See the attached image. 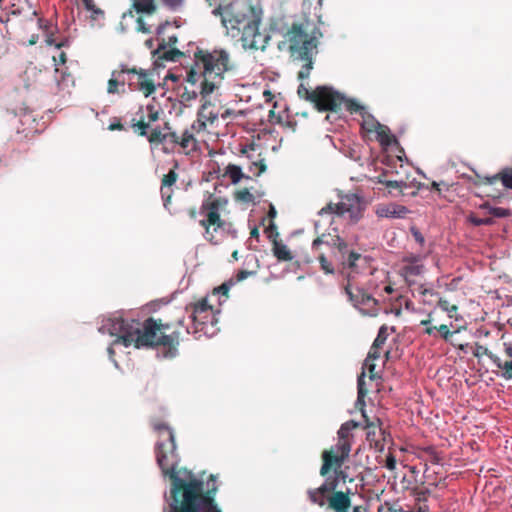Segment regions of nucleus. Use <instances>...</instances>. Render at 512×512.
I'll use <instances>...</instances> for the list:
<instances>
[{
  "instance_id": "nucleus-59",
  "label": "nucleus",
  "mask_w": 512,
  "mask_h": 512,
  "mask_svg": "<svg viewBox=\"0 0 512 512\" xmlns=\"http://www.w3.org/2000/svg\"><path fill=\"white\" fill-rule=\"evenodd\" d=\"M386 187L389 189V192L392 193L393 190H398L404 185L403 181H397V180H388L385 181Z\"/></svg>"
},
{
  "instance_id": "nucleus-11",
  "label": "nucleus",
  "mask_w": 512,
  "mask_h": 512,
  "mask_svg": "<svg viewBox=\"0 0 512 512\" xmlns=\"http://www.w3.org/2000/svg\"><path fill=\"white\" fill-rule=\"evenodd\" d=\"M341 105L351 114H357L362 117L361 127L367 132L375 131L382 127V124L369 113L366 107L358 102L356 98H349L345 95V99H341Z\"/></svg>"
},
{
  "instance_id": "nucleus-64",
  "label": "nucleus",
  "mask_w": 512,
  "mask_h": 512,
  "mask_svg": "<svg viewBox=\"0 0 512 512\" xmlns=\"http://www.w3.org/2000/svg\"><path fill=\"white\" fill-rule=\"evenodd\" d=\"M108 129L111 130V131H113V130L121 131V130L124 129V126L121 124L119 118L114 117L112 119L111 123L109 124Z\"/></svg>"
},
{
  "instance_id": "nucleus-45",
  "label": "nucleus",
  "mask_w": 512,
  "mask_h": 512,
  "mask_svg": "<svg viewBox=\"0 0 512 512\" xmlns=\"http://www.w3.org/2000/svg\"><path fill=\"white\" fill-rule=\"evenodd\" d=\"M318 260L320 262L321 269L326 274H334V267L333 264L327 259V257L324 254H320L318 257Z\"/></svg>"
},
{
  "instance_id": "nucleus-57",
  "label": "nucleus",
  "mask_w": 512,
  "mask_h": 512,
  "mask_svg": "<svg viewBox=\"0 0 512 512\" xmlns=\"http://www.w3.org/2000/svg\"><path fill=\"white\" fill-rule=\"evenodd\" d=\"M410 264L407 266V274L410 276H416V254H411L409 256Z\"/></svg>"
},
{
  "instance_id": "nucleus-52",
  "label": "nucleus",
  "mask_w": 512,
  "mask_h": 512,
  "mask_svg": "<svg viewBox=\"0 0 512 512\" xmlns=\"http://www.w3.org/2000/svg\"><path fill=\"white\" fill-rule=\"evenodd\" d=\"M437 306H440L442 310L450 314L457 311L456 305L450 304L447 300H444L442 298H440V302H437Z\"/></svg>"
},
{
  "instance_id": "nucleus-21",
  "label": "nucleus",
  "mask_w": 512,
  "mask_h": 512,
  "mask_svg": "<svg viewBox=\"0 0 512 512\" xmlns=\"http://www.w3.org/2000/svg\"><path fill=\"white\" fill-rule=\"evenodd\" d=\"M365 377H366V373H365V370L363 369L362 372L357 377V399H356L355 405L360 408L363 416L365 418H367L365 410H364V407L366 405L365 397L368 392L366 389Z\"/></svg>"
},
{
  "instance_id": "nucleus-28",
  "label": "nucleus",
  "mask_w": 512,
  "mask_h": 512,
  "mask_svg": "<svg viewBox=\"0 0 512 512\" xmlns=\"http://www.w3.org/2000/svg\"><path fill=\"white\" fill-rule=\"evenodd\" d=\"M421 301L423 304H427L428 306L435 307L437 306V302H440L439 294L432 289L423 288L420 291Z\"/></svg>"
},
{
  "instance_id": "nucleus-18",
  "label": "nucleus",
  "mask_w": 512,
  "mask_h": 512,
  "mask_svg": "<svg viewBox=\"0 0 512 512\" xmlns=\"http://www.w3.org/2000/svg\"><path fill=\"white\" fill-rule=\"evenodd\" d=\"M177 173L174 170H169L166 175H164L162 179V185H161V198L163 200V205L167 209L168 204L171 201L172 198V190L171 187L176 183L177 181Z\"/></svg>"
},
{
  "instance_id": "nucleus-20",
  "label": "nucleus",
  "mask_w": 512,
  "mask_h": 512,
  "mask_svg": "<svg viewBox=\"0 0 512 512\" xmlns=\"http://www.w3.org/2000/svg\"><path fill=\"white\" fill-rule=\"evenodd\" d=\"M375 132L376 138L384 150H387L392 145L399 144L396 136L391 133L389 127L382 125L381 128L375 129Z\"/></svg>"
},
{
  "instance_id": "nucleus-35",
  "label": "nucleus",
  "mask_w": 512,
  "mask_h": 512,
  "mask_svg": "<svg viewBox=\"0 0 512 512\" xmlns=\"http://www.w3.org/2000/svg\"><path fill=\"white\" fill-rule=\"evenodd\" d=\"M178 43V37L176 35H172L168 38V42H165L164 39H162L158 47L154 50H152V56L155 57L157 54H159L161 51L166 50L168 47L174 48L173 46Z\"/></svg>"
},
{
  "instance_id": "nucleus-19",
  "label": "nucleus",
  "mask_w": 512,
  "mask_h": 512,
  "mask_svg": "<svg viewBox=\"0 0 512 512\" xmlns=\"http://www.w3.org/2000/svg\"><path fill=\"white\" fill-rule=\"evenodd\" d=\"M330 492L331 491L329 487L323 481V483L319 487L309 488L307 490V496L312 504L317 505L319 507H324L327 504L329 498L327 494Z\"/></svg>"
},
{
  "instance_id": "nucleus-8",
  "label": "nucleus",
  "mask_w": 512,
  "mask_h": 512,
  "mask_svg": "<svg viewBox=\"0 0 512 512\" xmlns=\"http://www.w3.org/2000/svg\"><path fill=\"white\" fill-rule=\"evenodd\" d=\"M194 58L199 59L203 64V75L209 76L213 72L222 77L225 72L232 69L230 66V55L225 49H215L212 52H204L197 48Z\"/></svg>"
},
{
  "instance_id": "nucleus-5",
  "label": "nucleus",
  "mask_w": 512,
  "mask_h": 512,
  "mask_svg": "<svg viewBox=\"0 0 512 512\" xmlns=\"http://www.w3.org/2000/svg\"><path fill=\"white\" fill-rule=\"evenodd\" d=\"M219 211V200H203L200 214H204L205 218L199 224L205 229L204 238L214 245L219 244L225 235L237 238V230L231 223L221 219Z\"/></svg>"
},
{
  "instance_id": "nucleus-9",
  "label": "nucleus",
  "mask_w": 512,
  "mask_h": 512,
  "mask_svg": "<svg viewBox=\"0 0 512 512\" xmlns=\"http://www.w3.org/2000/svg\"><path fill=\"white\" fill-rule=\"evenodd\" d=\"M327 246L331 250L332 256L343 266L350 269L356 267V262L361 258V254L350 250L347 242L339 235L333 236Z\"/></svg>"
},
{
  "instance_id": "nucleus-46",
  "label": "nucleus",
  "mask_w": 512,
  "mask_h": 512,
  "mask_svg": "<svg viewBox=\"0 0 512 512\" xmlns=\"http://www.w3.org/2000/svg\"><path fill=\"white\" fill-rule=\"evenodd\" d=\"M192 140L195 141L194 135L188 129H186L183 132L181 138L178 139L177 145H179L182 148H187L190 141Z\"/></svg>"
},
{
  "instance_id": "nucleus-48",
  "label": "nucleus",
  "mask_w": 512,
  "mask_h": 512,
  "mask_svg": "<svg viewBox=\"0 0 512 512\" xmlns=\"http://www.w3.org/2000/svg\"><path fill=\"white\" fill-rule=\"evenodd\" d=\"M236 199L244 203L254 202V196L248 189L238 191L236 193Z\"/></svg>"
},
{
  "instance_id": "nucleus-53",
  "label": "nucleus",
  "mask_w": 512,
  "mask_h": 512,
  "mask_svg": "<svg viewBox=\"0 0 512 512\" xmlns=\"http://www.w3.org/2000/svg\"><path fill=\"white\" fill-rule=\"evenodd\" d=\"M267 237L270 240H276V238L279 236V233L277 231L276 224L274 222H270L269 226L265 230Z\"/></svg>"
},
{
  "instance_id": "nucleus-12",
  "label": "nucleus",
  "mask_w": 512,
  "mask_h": 512,
  "mask_svg": "<svg viewBox=\"0 0 512 512\" xmlns=\"http://www.w3.org/2000/svg\"><path fill=\"white\" fill-rule=\"evenodd\" d=\"M120 67L124 69L123 72H127L129 78L131 75L139 76L141 80L138 83V90L145 91V97H149L156 92V85L148 79L154 74L152 69L128 68L124 63H121Z\"/></svg>"
},
{
  "instance_id": "nucleus-27",
  "label": "nucleus",
  "mask_w": 512,
  "mask_h": 512,
  "mask_svg": "<svg viewBox=\"0 0 512 512\" xmlns=\"http://www.w3.org/2000/svg\"><path fill=\"white\" fill-rule=\"evenodd\" d=\"M273 254L279 261H291L294 256L286 244L274 240Z\"/></svg>"
},
{
  "instance_id": "nucleus-25",
  "label": "nucleus",
  "mask_w": 512,
  "mask_h": 512,
  "mask_svg": "<svg viewBox=\"0 0 512 512\" xmlns=\"http://www.w3.org/2000/svg\"><path fill=\"white\" fill-rule=\"evenodd\" d=\"M501 180L504 187L508 189H512V169H505L501 173L491 176V177H484L483 183L484 184H494L496 181Z\"/></svg>"
},
{
  "instance_id": "nucleus-26",
  "label": "nucleus",
  "mask_w": 512,
  "mask_h": 512,
  "mask_svg": "<svg viewBox=\"0 0 512 512\" xmlns=\"http://www.w3.org/2000/svg\"><path fill=\"white\" fill-rule=\"evenodd\" d=\"M132 8L138 14L151 15L156 11L157 6L155 0H132Z\"/></svg>"
},
{
  "instance_id": "nucleus-3",
  "label": "nucleus",
  "mask_w": 512,
  "mask_h": 512,
  "mask_svg": "<svg viewBox=\"0 0 512 512\" xmlns=\"http://www.w3.org/2000/svg\"><path fill=\"white\" fill-rule=\"evenodd\" d=\"M184 473L187 474L189 481L180 476L177 467H170L162 473L172 480L169 492L164 494L168 504L167 512H221L214 499L218 489L216 476L212 475L213 488H209L200 496L204 488L203 480L195 478L193 473L186 469Z\"/></svg>"
},
{
  "instance_id": "nucleus-10",
  "label": "nucleus",
  "mask_w": 512,
  "mask_h": 512,
  "mask_svg": "<svg viewBox=\"0 0 512 512\" xmlns=\"http://www.w3.org/2000/svg\"><path fill=\"white\" fill-rule=\"evenodd\" d=\"M332 450L339 451V455H332L329 451L322 453L323 464L320 468V475L326 476L333 465L341 468L344 461L349 457L351 451V443L349 439H339L338 443L332 447Z\"/></svg>"
},
{
  "instance_id": "nucleus-30",
  "label": "nucleus",
  "mask_w": 512,
  "mask_h": 512,
  "mask_svg": "<svg viewBox=\"0 0 512 512\" xmlns=\"http://www.w3.org/2000/svg\"><path fill=\"white\" fill-rule=\"evenodd\" d=\"M359 425L360 423L355 420H348L344 422L337 432L338 439H349L351 431L354 430Z\"/></svg>"
},
{
  "instance_id": "nucleus-1",
  "label": "nucleus",
  "mask_w": 512,
  "mask_h": 512,
  "mask_svg": "<svg viewBox=\"0 0 512 512\" xmlns=\"http://www.w3.org/2000/svg\"><path fill=\"white\" fill-rule=\"evenodd\" d=\"M160 327L157 321L149 317L143 323L139 319H125L121 313H114L104 316L98 331L101 334L116 336V343H123L125 347L134 345L137 349H154L161 346L157 352L158 357L174 358L178 355L179 332L161 334L158 336Z\"/></svg>"
},
{
  "instance_id": "nucleus-33",
  "label": "nucleus",
  "mask_w": 512,
  "mask_h": 512,
  "mask_svg": "<svg viewBox=\"0 0 512 512\" xmlns=\"http://www.w3.org/2000/svg\"><path fill=\"white\" fill-rule=\"evenodd\" d=\"M161 59L167 62H176L178 61L182 56H184V53L180 51L178 48H170L169 50L161 51L158 54Z\"/></svg>"
},
{
  "instance_id": "nucleus-16",
  "label": "nucleus",
  "mask_w": 512,
  "mask_h": 512,
  "mask_svg": "<svg viewBox=\"0 0 512 512\" xmlns=\"http://www.w3.org/2000/svg\"><path fill=\"white\" fill-rule=\"evenodd\" d=\"M407 212L408 210L405 206L395 203L379 205L375 211L378 217L390 219L403 218Z\"/></svg>"
},
{
  "instance_id": "nucleus-32",
  "label": "nucleus",
  "mask_w": 512,
  "mask_h": 512,
  "mask_svg": "<svg viewBox=\"0 0 512 512\" xmlns=\"http://www.w3.org/2000/svg\"><path fill=\"white\" fill-rule=\"evenodd\" d=\"M471 348H472V353L476 358H481L482 356H487L495 364V359H497L498 356L496 354H494L492 351H490L487 347H485L479 343H475L474 347H471Z\"/></svg>"
},
{
  "instance_id": "nucleus-47",
  "label": "nucleus",
  "mask_w": 512,
  "mask_h": 512,
  "mask_svg": "<svg viewBox=\"0 0 512 512\" xmlns=\"http://www.w3.org/2000/svg\"><path fill=\"white\" fill-rule=\"evenodd\" d=\"M39 29H41L45 35L46 39L48 38V35H53V33L50 31L51 27H53V23L45 18H38L37 21Z\"/></svg>"
},
{
  "instance_id": "nucleus-6",
  "label": "nucleus",
  "mask_w": 512,
  "mask_h": 512,
  "mask_svg": "<svg viewBox=\"0 0 512 512\" xmlns=\"http://www.w3.org/2000/svg\"><path fill=\"white\" fill-rule=\"evenodd\" d=\"M153 429L158 433L155 444L156 462L162 473L170 467H178L181 459L177 452V444L173 429L165 423H156Z\"/></svg>"
},
{
  "instance_id": "nucleus-60",
  "label": "nucleus",
  "mask_w": 512,
  "mask_h": 512,
  "mask_svg": "<svg viewBox=\"0 0 512 512\" xmlns=\"http://www.w3.org/2000/svg\"><path fill=\"white\" fill-rule=\"evenodd\" d=\"M123 68L120 67V70L117 71L116 70V81L120 82L119 85L120 87L122 88V92H125V83H126V79H125V75H127V72H123Z\"/></svg>"
},
{
  "instance_id": "nucleus-51",
  "label": "nucleus",
  "mask_w": 512,
  "mask_h": 512,
  "mask_svg": "<svg viewBox=\"0 0 512 512\" xmlns=\"http://www.w3.org/2000/svg\"><path fill=\"white\" fill-rule=\"evenodd\" d=\"M162 2L171 11H177L184 4V0H162Z\"/></svg>"
},
{
  "instance_id": "nucleus-42",
  "label": "nucleus",
  "mask_w": 512,
  "mask_h": 512,
  "mask_svg": "<svg viewBox=\"0 0 512 512\" xmlns=\"http://www.w3.org/2000/svg\"><path fill=\"white\" fill-rule=\"evenodd\" d=\"M468 221L474 226L491 225L494 222L490 217L480 218L473 213L468 216Z\"/></svg>"
},
{
  "instance_id": "nucleus-55",
  "label": "nucleus",
  "mask_w": 512,
  "mask_h": 512,
  "mask_svg": "<svg viewBox=\"0 0 512 512\" xmlns=\"http://www.w3.org/2000/svg\"><path fill=\"white\" fill-rule=\"evenodd\" d=\"M348 211L349 208L347 207L344 200L334 205V213L338 216H343L344 214L348 213Z\"/></svg>"
},
{
  "instance_id": "nucleus-24",
  "label": "nucleus",
  "mask_w": 512,
  "mask_h": 512,
  "mask_svg": "<svg viewBox=\"0 0 512 512\" xmlns=\"http://www.w3.org/2000/svg\"><path fill=\"white\" fill-rule=\"evenodd\" d=\"M209 310H212V306L209 305L208 300L206 298L202 299L201 301L193 305V311L190 315L192 328L198 330L197 323L199 321V315L208 312Z\"/></svg>"
},
{
  "instance_id": "nucleus-34",
  "label": "nucleus",
  "mask_w": 512,
  "mask_h": 512,
  "mask_svg": "<svg viewBox=\"0 0 512 512\" xmlns=\"http://www.w3.org/2000/svg\"><path fill=\"white\" fill-rule=\"evenodd\" d=\"M435 330H437L441 334V336L444 340H448V339L452 338L457 333L456 331L451 332L449 330V328L447 327V325H445V324H442L438 327L437 326H433V327L427 326L425 329V332L427 334L431 335L433 333V331H435Z\"/></svg>"
},
{
  "instance_id": "nucleus-58",
  "label": "nucleus",
  "mask_w": 512,
  "mask_h": 512,
  "mask_svg": "<svg viewBox=\"0 0 512 512\" xmlns=\"http://www.w3.org/2000/svg\"><path fill=\"white\" fill-rule=\"evenodd\" d=\"M489 213L495 217H507L509 211L501 207L489 208Z\"/></svg>"
},
{
  "instance_id": "nucleus-22",
  "label": "nucleus",
  "mask_w": 512,
  "mask_h": 512,
  "mask_svg": "<svg viewBox=\"0 0 512 512\" xmlns=\"http://www.w3.org/2000/svg\"><path fill=\"white\" fill-rule=\"evenodd\" d=\"M55 80L60 90L74 85L73 76L66 69L58 68V64H55Z\"/></svg>"
},
{
  "instance_id": "nucleus-37",
  "label": "nucleus",
  "mask_w": 512,
  "mask_h": 512,
  "mask_svg": "<svg viewBox=\"0 0 512 512\" xmlns=\"http://www.w3.org/2000/svg\"><path fill=\"white\" fill-rule=\"evenodd\" d=\"M193 62H194V65L188 70L185 81L189 82L192 85H195L201 76H203V77H205V76L203 75V72L199 73L196 70V67L198 66V64L200 62L199 59L195 58L193 60Z\"/></svg>"
},
{
  "instance_id": "nucleus-38",
  "label": "nucleus",
  "mask_w": 512,
  "mask_h": 512,
  "mask_svg": "<svg viewBox=\"0 0 512 512\" xmlns=\"http://www.w3.org/2000/svg\"><path fill=\"white\" fill-rule=\"evenodd\" d=\"M387 337H388V328L386 325H382L380 326L379 330H378V333H377V336L376 338L374 339V342H373V348L374 349H379L381 348L386 340H387Z\"/></svg>"
},
{
  "instance_id": "nucleus-15",
  "label": "nucleus",
  "mask_w": 512,
  "mask_h": 512,
  "mask_svg": "<svg viewBox=\"0 0 512 512\" xmlns=\"http://www.w3.org/2000/svg\"><path fill=\"white\" fill-rule=\"evenodd\" d=\"M350 489H347V492L344 493L342 491L334 492L328 498V507L333 509L335 512H349L351 507V500L349 498Z\"/></svg>"
},
{
  "instance_id": "nucleus-41",
  "label": "nucleus",
  "mask_w": 512,
  "mask_h": 512,
  "mask_svg": "<svg viewBox=\"0 0 512 512\" xmlns=\"http://www.w3.org/2000/svg\"><path fill=\"white\" fill-rule=\"evenodd\" d=\"M120 82L116 81V70L112 71L111 78L107 83V92L109 94L123 93L119 85Z\"/></svg>"
},
{
  "instance_id": "nucleus-50",
  "label": "nucleus",
  "mask_w": 512,
  "mask_h": 512,
  "mask_svg": "<svg viewBox=\"0 0 512 512\" xmlns=\"http://www.w3.org/2000/svg\"><path fill=\"white\" fill-rule=\"evenodd\" d=\"M180 96L182 101L190 102L197 99L198 92H196L195 90H189L186 87H184L183 92L181 93Z\"/></svg>"
},
{
  "instance_id": "nucleus-31",
  "label": "nucleus",
  "mask_w": 512,
  "mask_h": 512,
  "mask_svg": "<svg viewBox=\"0 0 512 512\" xmlns=\"http://www.w3.org/2000/svg\"><path fill=\"white\" fill-rule=\"evenodd\" d=\"M443 187L446 191L449 190V185L443 181H441V182L432 181L430 184L418 182V185H417L418 191H420L423 188H426L433 192H436L439 196L442 194Z\"/></svg>"
},
{
  "instance_id": "nucleus-54",
  "label": "nucleus",
  "mask_w": 512,
  "mask_h": 512,
  "mask_svg": "<svg viewBox=\"0 0 512 512\" xmlns=\"http://www.w3.org/2000/svg\"><path fill=\"white\" fill-rule=\"evenodd\" d=\"M132 126L134 128H136L137 130H139V134L141 136H145L147 137L148 136V130L150 128V125L148 123H145L143 121H140L138 123H133Z\"/></svg>"
},
{
  "instance_id": "nucleus-63",
  "label": "nucleus",
  "mask_w": 512,
  "mask_h": 512,
  "mask_svg": "<svg viewBox=\"0 0 512 512\" xmlns=\"http://www.w3.org/2000/svg\"><path fill=\"white\" fill-rule=\"evenodd\" d=\"M154 58L155 59L153 61V68H152L153 73L165 67L164 60L161 59V57L159 55H156Z\"/></svg>"
},
{
  "instance_id": "nucleus-13",
  "label": "nucleus",
  "mask_w": 512,
  "mask_h": 512,
  "mask_svg": "<svg viewBox=\"0 0 512 512\" xmlns=\"http://www.w3.org/2000/svg\"><path fill=\"white\" fill-rule=\"evenodd\" d=\"M345 292L355 308L359 311H363L361 306H370L371 304L376 305L377 300L369 293H366L363 289L358 288L354 293L348 286L345 288Z\"/></svg>"
},
{
  "instance_id": "nucleus-40",
  "label": "nucleus",
  "mask_w": 512,
  "mask_h": 512,
  "mask_svg": "<svg viewBox=\"0 0 512 512\" xmlns=\"http://www.w3.org/2000/svg\"><path fill=\"white\" fill-rule=\"evenodd\" d=\"M365 209H366V203L360 204L357 207H352L351 209H349L348 214H349L350 221L353 224L358 223L361 220V218L363 216V211Z\"/></svg>"
},
{
  "instance_id": "nucleus-49",
  "label": "nucleus",
  "mask_w": 512,
  "mask_h": 512,
  "mask_svg": "<svg viewBox=\"0 0 512 512\" xmlns=\"http://www.w3.org/2000/svg\"><path fill=\"white\" fill-rule=\"evenodd\" d=\"M46 43L49 46L54 45L55 48L60 49L63 47H68L70 45V40L68 38H64L60 42H56L55 39L53 38V35H48V38L46 39Z\"/></svg>"
},
{
  "instance_id": "nucleus-14",
  "label": "nucleus",
  "mask_w": 512,
  "mask_h": 512,
  "mask_svg": "<svg viewBox=\"0 0 512 512\" xmlns=\"http://www.w3.org/2000/svg\"><path fill=\"white\" fill-rule=\"evenodd\" d=\"M218 321L219 319L217 315L213 314L210 316L209 322L198 321V330L192 328L191 325L186 328V331L188 334L195 335L196 338L200 337V335L197 336V334L200 332L203 333L204 336L211 338L214 335H216L217 332L219 331V329L217 328Z\"/></svg>"
},
{
  "instance_id": "nucleus-36",
  "label": "nucleus",
  "mask_w": 512,
  "mask_h": 512,
  "mask_svg": "<svg viewBox=\"0 0 512 512\" xmlns=\"http://www.w3.org/2000/svg\"><path fill=\"white\" fill-rule=\"evenodd\" d=\"M342 200L346 202V205L349 209L352 207H357L360 204L366 203L363 197L357 193H350L342 196Z\"/></svg>"
},
{
  "instance_id": "nucleus-39",
  "label": "nucleus",
  "mask_w": 512,
  "mask_h": 512,
  "mask_svg": "<svg viewBox=\"0 0 512 512\" xmlns=\"http://www.w3.org/2000/svg\"><path fill=\"white\" fill-rule=\"evenodd\" d=\"M147 139L150 143H167V135L162 132L160 127H155L150 134H148Z\"/></svg>"
},
{
  "instance_id": "nucleus-2",
  "label": "nucleus",
  "mask_w": 512,
  "mask_h": 512,
  "mask_svg": "<svg viewBox=\"0 0 512 512\" xmlns=\"http://www.w3.org/2000/svg\"><path fill=\"white\" fill-rule=\"evenodd\" d=\"M211 13L221 18L227 35L239 38L244 49L265 50L271 36L259 32L261 8L249 5L247 0H224Z\"/></svg>"
},
{
  "instance_id": "nucleus-43",
  "label": "nucleus",
  "mask_w": 512,
  "mask_h": 512,
  "mask_svg": "<svg viewBox=\"0 0 512 512\" xmlns=\"http://www.w3.org/2000/svg\"><path fill=\"white\" fill-rule=\"evenodd\" d=\"M216 89V85L214 82H211V81H208L207 79H205L202 83H201V91H200V95L203 97V98H206L208 97L210 94H212L214 92V90Z\"/></svg>"
},
{
  "instance_id": "nucleus-7",
  "label": "nucleus",
  "mask_w": 512,
  "mask_h": 512,
  "mask_svg": "<svg viewBox=\"0 0 512 512\" xmlns=\"http://www.w3.org/2000/svg\"><path fill=\"white\" fill-rule=\"evenodd\" d=\"M298 95L314 104L319 112H338L340 110L341 99H345V94L335 90L332 86L319 85L313 92L301 83L297 90Z\"/></svg>"
},
{
  "instance_id": "nucleus-23",
  "label": "nucleus",
  "mask_w": 512,
  "mask_h": 512,
  "mask_svg": "<svg viewBox=\"0 0 512 512\" xmlns=\"http://www.w3.org/2000/svg\"><path fill=\"white\" fill-rule=\"evenodd\" d=\"M225 176L231 179V184L236 185L242 179L251 180L252 178L243 173L242 167L236 164H228L225 168Z\"/></svg>"
},
{
  "instance_id": "nucleus-61",
  "label": "nucleus",
  "mask_w": 512,
  "mask_h": 512,
  "mask_svg": "<svg viewBox=\"0 0 512 512\" xmlns=\"http://www.w3.org/2000/svg\"><path fill=\"white\" fill-rule=\"evenodd\" d=\"M423 501H426L424 493L418 489V512H429V508L427 505L420 504Z\"/></svg>"
},
{
  "instance_id": "nucleus-29",
  "label": "nucleus",
  "mask_w": 512,
  "mask_h": 512,
  "mask_svg": "<svg viewBox=\"0 0 512 512\" xmlns=\"http://www.w3.org/2000/svg\"><path fill=\"white\" fill-rule=\"evenodd\" d=\"M340 474H343V470H341L340 468H337V466H335L332 475L327 474L326 476H324L325 484L329 487L330 491L333 493L336 492L335 490L340 483Z\"/></svg>"
},
{
  "instance_id": "nucleus-44",
  "label": "nucleus",
  "mask_w": 512,
  "mask_h": 512,
  "mask_svg": "<svg viewBox=\"0 0 512 512\" xmlns=\"http://www.w3.org/2000/svg\"><path fill=\"white\" fill-rule=\"evenodd\" d=\"M236 284V281H234V278H230L223 282L220 286L215 288V293L220 295H227L230 289Z\"/></svg>"
},
{
  "instance_id": "nucleus-17",
  "label": "nucleus",
  "mask_w": 512,
  "mask_h": 512,
  "mask_svg": "<svg viewBox=\"0 0 512 512\" xmlns=\"http://www.w3.org/2000/svg\"><path fill=\"white\" fill-rule=\"evenodd\" d=\"M495 366L500 370V376L506 380L512 379V347L505 346L503 357L495 359Z\"/></svg>"
},
{
  "instance_id": "nucleus-4",
  "label": "nucleus",
  "mask_w": 512,
  "mask_h": 512,
  "mask_svg": "<svg viewBox=\"0 0 512 512\" xmlns=\"http://www.w3.org/2000/svg\"><path fill=\"white\" fill-rule=\"evenodd\" d=\"M286 37L289 41V51L296 60L304 61L298 79H307L314 66L313 57L318 54V46L323 33L310 20L294 22L288 29Z\"/></svg>"
},
{
  "instance_id": "nucleus-56",
  "label": "nucleus",
  "mask_w": 512,
  "mask_h": 512,
  "mask_svg": "<svg viewBox=\"0 0 512 512\" xmlns=\"http://www.w3.org/2000/svg\"><path fill=\"white\" fill-rule=\"evenodd\" d=\"M137 30L144 34H149V33H151V26L148 25L142 17H138L137 18Z\"/></svg>"
},
{
  "instance_id": "nucleus-62",
  "label": "nucleus",
  "mask_w": 512,
  "mask_h": 512,
  "mask_svg": "<svg viewBox=\"0 0 512 512\" xmlns=\"http://www.w3.org/2000/svg\"><path fill=\"white\" fill-rule=\"evenodd\" d=\"M255 274L254 271H248V270H239L234 278V281L241 282L248 278V276Z\"/></svg>"
}]
</instances>
